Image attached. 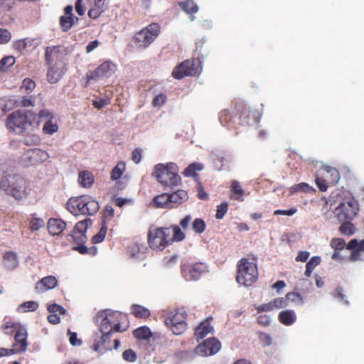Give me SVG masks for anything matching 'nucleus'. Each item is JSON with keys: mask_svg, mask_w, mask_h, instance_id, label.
Here are the masks:
<instances>
[{"mask_svg": "<svg viewBox=\"0 0 364 364\" xmlns=\"http://www.w3.org/2000/svg\"><path fill=\"white\" fill-rule=\"evenodd\" d=\"M107 226L105 224L102 225L98 233L94 235L92 238V241L94 244L102 242L106 235Z\"/></svg>", "mask_w": 364, "mask_h": 364, "instance_id": "obj_46", "label": "nucleus"}, {"mask_svg": "<svg viewBox=\"0 0 364 364\" xmlns=\"http://www.w3.org/2000/svg\"><path fill=\"white\" fill-rule=\"evenodd\" d=\"M28 124L27 115L21 111H16L11 114L6 121L7 128L17 134L22 133Z\"/></svg>", "mask_w": 364, "mask_h": 364, "instance_id": "obj_15", "label": "nucleus"}, {"mask_svg": "<svg viewBox=\"0 0 364 364\" xmlns=\"http://www.w3.org/2000/svg\"><path fill=\"white\" fill-rule=\"evenodd\" d=\"M48 311L50 312V314H57L58 312L60 314H65L66 313V310L60 305H58L57 304H53L48 306Z\"/></svg>", "mask_w": 364, "mask_h": 364, "instance_id": "obj_60", "label": "nucleus"}, {"mask_svg": "<svg viewBox=\"0 0 364 364\" xmlns=\"http://www.w3.org/2000/svg\"><path fill=\"white\" fill-rule=\"evenodd\" d=\"M247 119L245 121V123L248 125H253L259 122L260 119V114L258 112L250 113L247 115Z\"/></svg>", "mask_w": 364, "mask_h": 364, "instance_id": "obj_54", "label": "nucleus"}, {"mask_svg": "<svg viewBox=\"0 0 364 364\" xmlns=\"http://www.w3.org/2000/svg\"><path fill=\"white\" fill-rule=\"evenodd\" d=\"M133 333L136 338L141 340H146L151 336V330L147 326L139 327L134 330Z\"/></svg>", "mask_w": 364, "mask_h": 364, "instance_id": "obj_40", "label": "nucleus"}, {"mask_svg": "<svg viewBox=\"0 0 364 364\" xmlns=\"http://www.w3.org/2000/svg\"><path fill=\"white\" fill-rule=\"evenodd\" d=\"M107 0H87L90 6L88 16L91 18H97L106 9Z\"/></svg>", "mask_w": 364, "mask_h": 364, "instance_id": "obj_19", "label": "nucleus"}, {"mask_svg": "<svg viewBox=\"0 0 364 364\" xmlns=\"http://www.w3.org/2000/svg\"><path fill=\"white\" fill-rule=\"evenodd\" d=\"M169 228L170 230L173 232V236H171V243L173 241L181 242L185 239L186 234L183 232L181 228L176 225H171Z\"/></svg>", "mask_w": 364, "mask_h": 364, "instance_id": "obj_38", "label": "nucleus"}, {"mask_svg": "<svg viewBox=\"0 0 364 364\" xmlns=\"http://www.w3.org/2000/svg\"><path fill=\"white\" fill-rule=\"evenodd\" d=\"M200 70V61L199 59L186 60L173 69L172 76L176 79L181 80L185 76L196 75Z\"/></svg>", "mask_w": 364, "mask_h": 364, "instance_id": "obj_9", "label": "nucleus"}, {"mask_svg": "<svg viewBox=\"0 0 364 364\" xmlns=\"http://www.w3.org/2000/svg\"><path fill=\"white\" fill-rule=\"evenodd\" d=\"M49 157L48 153L43 149H29L22 154L21 162L23 166L30 167L46 161Z\"/></svg>", "mask_w": 364, "mask_h": 364, "instance_id": "obj_12", "label": "nucleus"}, {"mask_svg": "<svg viewBox=\"0 0 364 364\" xmlns=\"http://www.w3.org/2000/svg\"><path fill=\"white\" fill-rule=\"evenodd\" d=\"M230 190L232 192V194L231 195V198L235 200L238 201H243L244 200V193L245 191L242 188L240 183L237 181H232L231 186H230Z\"/></svg>", "mask_w": 364, "mask_h": 364, "instance_id": "obj_27", "label": "nucleus"}, {"mask_svg": "<svg viewBox=\"0 0 364 364\" xmlns=\"http://www.w3.org/2000/svg\"><path fill=\"white\" fill-rule=\"evenodd\" d=\"M347 249H358V250L364 251V239L360 241H358L357 239L351 240L347 245Z\"/></svg>", "mask_w": 364, "mask_h": 364, "instance_id": "obj_47", "label": "nucleus"}, {"mask_svg": "<svg viewBox=\"0 0 364 364\" xmlns=\"http://www.w3.org/2000/svg\"><path fill=\"white\" fill-rule=\"evenodd\" d=\"M66 209L73 215L95 214L100 209L99 203L91 196L84 195L70 198L66 203Z\"/></svg>", "mask_w": 364, "mask_h": 364, "instance_id": "obj_4", "label": "nucleus"}, {"mask_svg": "<svg viewBox=\"0 0 364 364\" xmlns=\"http://www.w3.org/2000/svg\"><path fill=\"white\" fill-rule=\"evenodd\" d=\"M92 220L90 218H86L76 223L73 232L68 235L75 243L78 245L73 247V250L77 251L82 255L90 254L95 255L97 253V248L92 247L90 249L87 248L84 244L87 241L86 232L89 226H91Z\"/></svg>", "mask_w": 364, "mask_h": 364, "instance_id": "obj_6", "label": "nucleus"}, {"mask_svg": "<svg viewBox=\"0 0 364 364\" xmlns=\"http://www.w3.org/2000/svg\"><path fill=\"white\" fill-rule=\"evenodd\" d=\"M12 327L14 328L15 342L13 344V348L11 349L12 354L25 352L28 346V332L25 327L21 326L20 324H14Z\"/></svg>", "mask_w": 364, "mask_h": 364, "instance_id": "obj_14", "label": "nucleus"}, {"mask_svg": "<svg viewBox=\"0 0 364 364\" xmlns=\"http://www.w3.org/2000/svg\"><path fill=\"white\" fill-rule=\"evenodd\" d=\"M109 104V99L108 98H100L99 100H95L92 101V105L98 109H100L107 105Z\"/></svg>", "mask_w": 364, "mask_h": 364, "instance_id": "obj_62", "label": "nucleus"}, {"mask_svg": "<svg viewBox=\"0 0 364 364\" xmlns=\"http://www.w3.org/2000/svg\"><path fill=\"white\" fill-rule=\"evenodd\" d=\"M181 9L186 14H196L198 11V6L192 0H186L178 3Z\"/></svg>", "mask_w": 364, "mask_h": 364, "instance_id": "obj_33", "label": "nucleus"}, {"mask_svg": "<svg viewBox=\"0 0 364 364\" xmlns=\"http://www.w3.org/2000/svg\"><path fill=\"white\" fill-rule=\"evenodd\" d=\"M314 191L315 190L314 189V188L311 187V186H309L306 183H300L292 186L289 188V191H290L291 194H295V193H301V192L311 193V192H314Z\"/></svg>", "mask_w": 364, "mask_h": 364, "instance_id": "obj_31", "label": "nucleus"}, {"mask_svg": "<svg viewBox=\"0 0 364 364\" xmlns=\"http://www.w3.org/2000/svg\"><path fill=\"white\" fill-rule=\"evenodd\" d=\"M38 308V302L35 301H28L20 304L17 308L18 313H26L35 311Z\"/></svg>", "mask_w": 364, "mask_h": 364, "instance_id": "obj_35", "label": "nucleus"}, {"mask_svg": "<svg viewBox=\"0 0 364 364\" xmlns=\"http://www.w3.org/2000/svg\"><path fill=\"white\" fill-rule=\"evenodd\" d=\"M286 299L287 302L290 301L295 303L299 302L300 304H303L302 296H301V294L296 292H289L287 294Z\"/></svg>", "mask_w": 364, "mask_h": 364, "instance_id": "obj_59", "label": "nucleus"}, {"mask_svg": "<svg viewBox=\"0 0 364 364\" xmlns=\"http://www.w3.org/2000/svg\"><path fill=\"white\" fill-rule=\"evenodd\" d=\"M237 282L245 287H250L258 278V269L255 258H242L237 263Z\"/></svg>", "mask_w": 364, "mask_h": 364, "instance_id": "obj_5", "label": "nucleus"}, {"mask_svg": "<svg viewBox=\"0 0 364 364\" xmlns=\"http://www.w3.org/2000/svg\"><path fill=\"white\" fill-rule=\"evenodd\" d=\"M3 264L8 270H14L19 264L18 255L14 252H6L3 256Z\"/></svg>", "mask_w": 364, "mask_h": 364, "instance_id": "obj_22", "label": "nucleus"}, {"mask_svg": "<svg viewBox=\"0 0 364 364\" xmlns=\"http://www.w3.org/2000/svg\"><path fill=\"white\" fill-rule=\"evenodd\" d=\"M132 314L137 318H147L150 316V311L141 305L133 304L131 308Z\"/></svg>", "mask_w": 364, "mask_h": 364, "instance_id": "obj_34", "label": "nucleus"}, {"mask_svg": "<svg viewBox=\"0 0 364 364\" xmlns=\"http://www.w3.org/2000/svg\"><path fill=\"white\" fill-rule=\"evenodd\" d=\"M208 272L206 264L196 262L194 264H183L181 267L183 277L187 281L197 280L200 276Z\"/></svg>", "mask_w": 364, "mask_h": 364, "instance_id": "obj_16", "label": "nucleus"}, {"mask_svg": "<svg viewBox=\"0 0 364 364\" xmlns=\"http://www.w3.org/2000/svg\"><path fill=\"white\" fill-rule=\"evenodd\" d=\"M38 117L41 120H49L51 119H54L55 116L53 113L47 109H43L38 112Z\"/></svg>", "mask_w": 364, "mask_h": 364, "instance_id": "obj_61", "label": "nucleus"}, {"mask_svg": "<svg viewBox=\"0 0 364 364\" xmlns=\"http://www.w3.org/2000/svg\"><path fill=\"white\" fill-rule=\"evenodd\" d=\"M36 87V83L33 80L29 78H26L23 80L21 89L25 92H29L32 91Z\"/></svg>", "mask_w": 364, "mask_h": 364, "instance_id": "obj_51", "label": "nucleus"}, {"mask_svg": "<svg viewBox=\"0 0 364 364\" xmlns=\"http://www.w3.org/2000/svg\"><path fill=\"white\" fill-rule=\"evenodd\" d=\"M125 171V165L123 163H119L111 172V178L116 181L121 178Z\"/></svg>", "mask_w": 364, "mask_h": 364, "instance_id": "obj_43", "label": "nucleus"}, {"mask_svg": "<svg viewBox=\"0 0 364 364\" xmlns=\"http://www.w3.org/2000/svg\"><path fill=\"white\" fill-rule=\"evenodd\" d=\"M11 0H0V15H5L7 11L12 9Z\"/></svg>", "mask_w": 364, "mask_h": 364, "instance_id": "obj_50", "label": "nucleus"}, {"mask_svg": "<svg viewBox=\"0 0 364 364\" xmlns=\"http://www.w3.org/2000/svg\"><path fill=\"white\" fill-rule=\"evenodd\" d=\"M126 318V315L119 311L106 309L97 313L96 322L101 333L112 334L113 332H122L126 328H121V323Z\"/></svg>", "mask_w": 364, "mask_h": 364, "instance_id": "obj_3", "label": "nucleus"}, {"mask_svg": "<svg viewBox=\"0 0 364 364\" xmlns=\"http://www.w3.org/2000/svg\"><path fill=\"white\" fill-rule=\"evenodd\" d=\"M58 125L55 118L45 122L43 127V131L45 134L52 135L58 132Z\"/></svg>", "mask_w": 364, "mask_h": 364, "instance_id": "obj_36", "label": "nucleus"}, {"mask_svg": "<svg viewBox=\"0 0 364 364\" xmlns=\"http://www.w3.org/2000/svg\"><path fill=\"white\" fill-rule=\"evenodd\" d=\"M323 169L325 171H326L327 173L331 175L332 178L331 183H338L340 178V176L338 171L336 168L326 166L323 167Z\"/></svg>", "mask_w": 364, "mask_h": 364, "instance_id": "obj_49", "label": "nucleus"}, {"mask_svg": "<svg viewBox=\"0 0 364 364\" xmlns=\"http://www.w3.org/2000/svg\"><path fill=\"white\" fill-rule=\"evenodd\" d=\"M271 321L272 319L270 316L266 314H262L257 317L258 323L264 326H269L271 323Z\"/></svg>", "mask_w": 364, "mask_h": 364, "instance_id": "obj_64", "label": "nucleus"}, {"mask_svg": "<svg viewBox=\"0 0 364 364\" xmlns=\"http://www.w3.org/2000/svg\"><path fill=\"white\" fill-rule=\"evenodd\" d=\"M279 321L285 326H291L296 320V314L294 310L282 311L279 314Z\"/></svg>", "mask_w": 364, "mask_h": 364, "instance_id": "obj_25", "label": "nucleus"}, {"mask_svg": "<svg viewBox=\"0 0 364 364\" xmlns=\"http://www.w3.org/2000/svg\"><path fill=\"white\" fill-rule=\"evenodd\" d=\"M78 21V18L75 16L63 15L60 17V23L63 31H67Z\"/></svg>", "mask_w": 364, "mask_h": 364, "instance_id": "obj_30", "label": "nucleus"}, {"mask_svg": "<svg viewBox=\"0 0 364 364\" xmlns=\"http://www.w3.org/2000/svg\"><path fill=\"white\" fill-rule=\"evenodd\" d=\"M44 221L41 218H33L31 220L30 226L33 231L38 230L40 228L44 226Z\"/></svg>", "mask_w": 364, "mask_h": 364, "instance_id": "obj_56", "label": "nucleus"}, {"mask_svg": "<svg viewBox=\"0 0 364 364\" xmlns=\"http://www.w3.org/2000/svg\"><path fill=\"white\" fill-rule=\"evenodd\" d=\"M203 169V164L200 163H193L188 165L183 172V174L186 177L195 176L196 171H199Z\"/></svg>", "mask_w": 364, "mask_h": 364, "instance_id": "obj_37", "label": "nucleus"}, {"mask_svg": "<svg viewBox=\"0 0 364 364\" xmlns=\"http://www.w3.org/2000/svg\"><path fill=\"white\" fill-rule=\"evenodd\" d=\"M117 70V65L111 60H106L100 65L95 70L87 73V84L91 81L97 82L100 78L109 77Z\"/></svg>", "mask_w": 364, "mask_h": 364, "instance_id": "obj_13", "label": "nucleus"}, {"mask_svg": "<svg viewBox=\"0 0 364 364\" xmlns=\"http://www.w3.org/2000/svg\"><path fill=\"white\" fill-rule=\"evenodd\" d=\"M78 183L83 188H90L94 183V176L90 171H80L78 174Z\"/></svg>", "mask_w": 364, "mask_h": 364, "instance_id": "obj_26", "label": "nucleus"}, {"mask_svg": "<svg viewBox=\"0 0 364 364\" xmlns=\"http://www.w3.org/2000/svg\"><path fill=\"white\" fill-rule=\"evenodd\" d=\"M66 227V223L61 219L50 218L48 222V230L52 235L62 232Z\"/></svg>", "mask_w": 364, "mask_h": 364, "instance_id": "obj_23", "label": "nucleus"}, {"mask_svg": "<svg viewBox=\"0 0 364 364\" xmlns=\"http://www.w3.org/2000/svg\"><path fill=\"white\" fill-rule=\"evenodd\" d=\"M213 330V326L210 325V320L208 318L202 321L200 325L196 328L195 337L199 341L205 338L209 333Z\"/></svg>", "mask_w": 364, "mask_h": 364, "instance_id": "obj_24", "label": "nucleus"}, {"mask_svg": "<svg viewBox=\"0 0 364 364\" xmlns=\"http://www.w3.org/2000/svg\"><path fill=\"white\" fill-rule=\"evenodd\" d=\"M255 307L258 314L274 310L272 301L260 305H255Z\"/></svg>", "mask_w": 364, "mask_h": 364, "instance_id": "obj_57", "label": "nucleus"}, {"mask_svg": "<svg viewBox=\"0 0 364 364\" xmlns=\"http://www.w3.org/2000/svg\"><path fill=\"white\" fill-rule=\"evenodd\" d=\"M11 38L10 31L5 28H0V44L7 43Z\"/></svg>", "mask_w": 364, "mask_h": 364, "instance_id": "obj_58", "label": "nucleus"}, {"mask_svg": "<svg viewBox=\"0 0 364 364\" xmlns=\"http://www.w3.org/2000/svg\"><path fill=\"white\" fill-rule=\"evenodd\" d=\"M359 210L358 203L354 199L341 203L334 210V215L339 221L351 220Z\"/></svg>", "mask_w": 364, "mask_h": 364, "instance_id": "obj_11", "label": "nucleus"}, {"mask_svg": "<svg viewBox=\"0 0 364 364\" xmlns=\"http://www.w3.org/2000/svg\"><path fill=\"white\" fill-rule=\"evenodd\" d=\"M136 358V353L132 349L126 350L122 353V358L127 362H134Z\"/></svg>", "mask_w": 364, "mask_h": 364, "instance_id": "obj_53", "label": "nucleus"}, {"mask_svg": "<svg viewBox=\"0 0 364 364\" xmlns=\"http://www.w3.org/2000/svg\"><path fill=\"white\" fill-rule=\"evenodd\" d=\"M171 231L168 228H151L148 235V243L154 251H162L171 244Z\"/></svg>", "mask_w": 364, "mask_h": 364, "instance_id": "obj_7", "label": "nucleus"}, {"mask_svg": "<svg viewBox=\"0 0 364 364\" xmlns=\"http://www.w3.org/2000/svg\"><path fill=\"white\" fill-rule=\"evenodd\" d=\"M34 39L26 38L19 39L14 43V48L20 53H23L28 48L33 47Z\"/></svg>", "mask_w": 364, "mask_h": 364, "instance_id": "obj_28", "label": "nucleus"}, {"mask_svg": "<svg viewBox=\"0 0 364 364\" xmlns=\"http://www.w3.org/2000/svg\"><path fill=\"white\" fill-rule=\"evenodd\" d=\"M220 348V342L215 338H211L199 344L196 349V353L200 356H208L217 353Z\"/></svg>", "mask_w": 364, "mask_h": 364, "instance_id": "obj_17", "label": "nucleus"}, {"mask_svg": "<svg viewBox=\"0 0 364 364\" xmlns=\"http://www.w3.org/2000/svg\"><path fill=\"white\" fill-rule=\"evenodd\" d=\"M63 73L59 68L53 66L50 67L47 73V79L50 83H56L63 76Z\"/></svg>", "mask_w": 364, "mask_h": 364, "instance_id": "obj_32", "label": "nucleus"}, {"mask_svg": "<svg viewBox=\"0 0 364 364\" xmlns=\"http://www.w3.org/2000/svg\"><path fill=\"white\" fill-rule=\"evenodd\" d=\"M166 100V96L164 94L157 95L153 100L154 107H161Z\"/></svg>", "mask_w": 364, "mask_h": 364, "instance_id": "obj_63", "label": "nucleus"}, {"mask_svg": "<svg viewBox=\"0 0 364 364\" xmlns=\"http://www.w3.org/2000/svg\"><path fill=\"white\" fill-rule=\"evenodd\" d=\"M0 189L6 195L18 200L36 198L38 193L36 185L33 181L18 173L3 175L0 179Z\"/></svg>", "mask_w": 364, "mask_h": 364, "instance_id": "obj_1", "label": "nucleus"}, {"mask_svg": "<svg viewBox=\"0 0 364 364\" xmlns=\"http://www.w3.org/2000/svg\"><path fill=\"white\" fill-rule=\"evenodd\" d=\"M171 208H176L188 199V193L183 190H177L171 193H168Z\"/></svg>", "mask_w": 364, "mask_h": 364, "instance_id": "obj_21", "label": "nucleus"}, {"mask_svg": "<svg viewBox=\"0 0 364 364\" xmlns=\"http://www.w3.org/2000/svg\"><path fill=\"white\" fill-rule=\"evenodd\" d=\"M16 59L12 55L3 58L0 60V70L6 71L15 64Z\"/></svg>", "mask_w": 364, "mask_h": 364, "instance_id": "obj_42", "label": "nucleus"}, {"mask_svg": "<svg viewBox=\"0 0 364 364\" xmlns=\"http://www.w3.org/2000/svg\"><path fill=\"white\" fill-rule=\"evenodd\" d=\"M339 231L341 234L347 236H350L354 234L355 231V226L349 221L343 223L340 228Z\"/></svg>", "mask_w": 364, "mask_h": 364, "instance_id": "obj_41", "label": "nucleus"}, {"mask_svg": "<svg viewBox=\"0 0 364 364\" xmlns=\"http://www.w3.org/2000/svg\"><path fill=\"white\" fill-rule=\"evenodd\" d=\"M187 316L184 309H176L166 314L165 323L173 334L181 335L187 329Z\"/></svg>", "mask_w": 364, "mask_h": 364, "instance_id": "obj_8", "label": "nucleus"}, {"mask_svg": "<svg viewBox=\"0 0 364 364\" xmlns=\"http://www.w3.org/2000/svg\"><path fill=\"white\" fill-rule=\"evenodd\" d=\"M273 305L274 309H282L287 306V301L286 297H279L271 301Z\"/></svg>", "mask_w": 364, "mask_h": 364, "instance_id": "obj_52", "label": "nucleus"}, {"mask_svg": "<svg viewBox=\"0 0 364 364\" xmlns=\"http://www.w3.org/2000/svg\"><path fill=\"white\" fill-rule=\"evenodd\" d=\"M161 27L156 23H152L136 33L135 40L140 47H147L158 37Z\"/></svg>", "mask_w": 364, "mask_h": 364, "instance_id": "obj_10", "label": "nucleus"}, {"mask_svg": "<svg viewBox=\"0 0 364 364\" xmlns=\"http://www.w3.org/2000/svg\"><path fill=\"white\" fill-rule=\"evenodd\" d=\"M153 202L156 208L171 209L167 193H164L155 196L153 199Z\"/></svg>", "mask_w": 364, "mask_h": 364, "instance_id": "obj_29", "label": "nucleus"}, {"mask_svg": "<svg viewBox=\"0 0 364 364\" xmlns=\"http://www.w3.org/2000/svg\"><path fill=\"white\" fill-rule=\"evenodd\" d=\"M205 223L200 218H196L192 223V229L197 234L203 233L205 230Z\"/></svg>", "mask_w": 364, "mask_h": 364, "instance_id": "obj_44", "label": "nucleus"}, {"mask_svg": "<svg viewBox=\"0 0 364 364\" xmlns=\"http://www.w3.org/2000/svg\"><path fill=\"white\" fill-rule=\"evenodd\" d=\"M111 336L112 334L107 333H95L92 336V349L100 354L110 350L112 348L107 344L109 342Z\"/></svg>", "mask_w": 364, "mask_h": 364, "instance_id": "obj_18", "label": "nucleus"}, {"mask_svg": "<svg viewBox=\"0 0 364 364\" xmlns=\"http://www.w3.org/2000/svg\"><path fill=\"white\" fill-rule=\"evenodd\" d=\"M321 262V258L319 256H314L310 259L306 263L305 275L309 277L311 276L313 270L317 267Z\"/></svg>", "mask_w": 364, "mask_h": 364, "instance_id": "obj_39", "label": "nucleus"}, {"mask_svg": "<svg viewBox=\"0 0 364 364\" xmlns=\"http://www.w3.org/2000/svg\"><path fill=\"white\" fill-rule=\"evenodd\" d=\"M178 167L173 162L155 165L153 176L166 188H173L181 184Z\"/></svg>", "mask_w": 364, "mask_h": 364, "instance_id": "obj_2", "label": "nucleus"}, {"mask_svg": "<svg viewBox=\"0 0 364 364\" xmlns=\"http://www.w3.org/2000/svg\"><path fill=\"white\" fill-rule=\"evenodd\" d=\"M228 203L227 202H223L220 205H218L215 218L218 220L223 219L224 215L228 212Z\"/></svg>", "mask_w": 364, "mask_h": 364, "instance_id": "obj_48", "label": "nucleus"}, {"mask_svg": "<svg viewBox=\"0 0 364 364\" xmlns=\"http://www.w3.org/2000/svg\"><path fill=\"white\" fill-rule=\"evenodd\" d=\"M331 246L335 250H341L346 246V242L341 238H334L331 242Z\"/></svg>", "mask_w": 364, "mask_h": 364, "instance_id": "obj_55", "label": "nucleus"}, {"mask_svg": "<svg viewBox=\"0 0 364 364\" xmlns=\"http://www.w3.org/2000/svg\"><path fill=\"white\" fill-rule=\"evenodd\" d=\"M59 52L57 46H50L46 48L45 59L47 63L50 64L53 61V56Z\"/></svg>", "mask_w": 364, "mask_h": 364, "instance_id": "obj_45", "label": "nucleus"}, {"mask_svg": "<svg viewBox=\"0 0 364 364\" xmlns=\"http://www.w3.org/2000/svg\"><path fill=\"white\" fill-rule=\"evenodd\" d=\"M58 284V280L54 276H48L42 278L36 283V290L38 293H43L46 291L54 289Z\"/></svg>", "mask_w": 364, "mask_h": 364, "instance_id": "obj_20", "label": "nucleus"}]
</instances>
